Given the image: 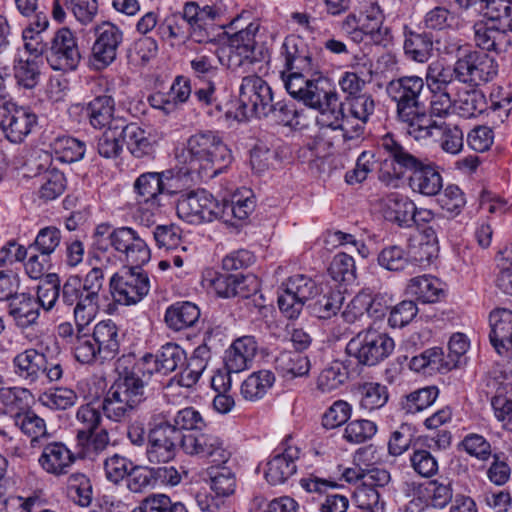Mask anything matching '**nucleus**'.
I'll return each mask as SVG.
<instances>
[{"label":"nucleus","instance_id":"13","mask_svg":"<svg viewBox=\"0 0 512 512\" xmlns=\"http://www.w3.org/2000/svg\"><path fill=\"white\" fill-rule=\"evenodd\" d=\"M455 65L457 80L471 86L491 81L498 72L496 61L487 53L476 50L464 51Z\"/></svg>","mask_w":512,"mask_h":512},{"label":"nucleus","instance_id":"64","mask_svg":"<svg viewBox=\"0 0 512 512\" xmlns=\"http://www.w3.org/2000/svg\"><path fill=\"white\" fill-rule=\"evenodd\" d=\"M170 425L183 433V430H201L205 426V421L197 410L186 407L176 413L173 420L170 421Z\"/></svg>","mask_w":512,"mask_h":512},{"label":"nucleus","instance_id":"18","mask_svg":"<svg viewBox=\"0 0 512 512\" xmlns=\"http://www.w3.org/2000/svg\"><path fill=\"white\" fill-rule=\"evenodd\" d=\"M184 453L207 459L216 466L225 464L231 456L224 441L212 433L185 434Z\"/></svg>","mask_w":512,"mask_h":512},{"label":"nucleus","instance_id":"6","mask_svg":"<svg viewBox=\"0 0 512 512\" xmlns=\"http://www.w3.org/2000/svg\"><path fill=\"white\" fill-rule=\"evenodd\" d=\"M394 349V341L376 330L359 332L346 345V354L357 364L374 366L386 359Z\"/></svg>","mask_w":512,"mask_h":512},{"label":"nucleus","instance_id":"63","mask_svg":"<svg viewBox=\"0 0 512 512\" xmlns=\"http://www.w3.org/2000/svg\"><path fill=\"white\" fill-rule=\"evenodd\" d=\"M99 300L84 295L80 301L74 304L73 316L78 329L86 327L94 320L98 310Z\"/></svg>","mask_w":512,"mask_h":512},{"label":"nucleus","instance_id":"17","mask_svg":"<svg viewBox=\"0 0 512 512\" xmlns=\"http://www.w3.org/2000/svg\"><path fill=\"white\" fill-rule=\"evenodd\" d=\"M281 54L285 59L287 71L305 72L308 75H320L321 67L315 58L314 49L300 36H287L282 45Z\"/></svg>","mask_w":512,"mask_h":512},{"label":"nucleus","instance_id":"43","mask_svg":"<svg viewBox=\"0 0 512 512\" xmlns=\"http://www.w3.org/2000/svg\"><path fill=\"white\" fill-rule=\"evenodd\" d=\"M343 296L339 291H328L319 294L308 304L312 315L319 319H329L340 310Z\"/></svg>","mask_w":512,"mask_h":512},{"label":"nucleus","instance_id":"42","mask_svg":"<svg viewBox=\"0 0 512 512\" xmlns=\"http://www.w3.org/2000/svg\"><path fill=\"white\" fill-rule=\"evenodd\" d=\"M52 160H82L87 152L84 141L71 136L58 137L51 144Z\"/></svg>","mask_w":512,"mask_h":512},{"label":"nucleus","instance_id":"38","mask_svg":"<svg viewBox=\"0 0 512 512\" xmlns=\"http://www.w3.org/2000/svg\"><path fill=\"white\" fill-rule=\"evenodd\" d=\"M349 378V371L343 361L329 363L317 378V388L323 393H330L340 388Z\"/></svg>","mask_w":512,"mask_h":512},{"label":"nucleus","instance_id":"56","mask_svg":"<svg viewBox=\"0 0 512 512\" xmlns=\"http://www.w3.org/2000/svg\"><path fill=\"white\" fill-rule=\"evenodd\" d=\"M329 273L337 282L353 283L356 279V266L352 256L346 253H338L334 256Z\"/></svg>","mask_w":512,"mask_h":512},{"label":"nucleus","instance_id":"12","mask_svg":"<svg viewBox=\"0 0 512 512\" xmlns=\"http://www.w3.org/2000/svg\"><path fill=\"white\" fill-rule=\"evenodd\" d=\"M15 374L28 384L37 382L45 376L50 382L62 377L63 369L59 362L48 361L43 353L35 349H26L13 359Z\"/></svg>","mask_w":512,"mask_h":512},{"label":"nucleus","instance_id":"1","mask_svg":"<svg viewBox=\"0 0 512 512\" xmlns=\"http://www.w3.org/2000/svg\"><path fill=\"white\" fill-rule=\"evenodd\" d=\"M185 6H192L198 15L197 20L204 24L215 45L219 42L221 35H228V68L232 71L248 72L252 67L269 59V51L266 46L256 40L259 31L258 22H244V16L239 15L229 23V28L234 30L228 34L222 31L225 27L220 23L221 9L215 5L200 7L196 3H186Z\"/></svg>","mask_w":512,"mask_h":512},{"label":"nucleus","instance_id":"62","mask_svg":"<svg viewBox=\"0 0 512 512\" xmlns=\"http://www.w3.org/2000/svg\"><path fill=\"white\" fill-rule=\"evenodd\" d=\"M463 450L480 461H487L493 455L490 442L482 435L470 433L460 443Z\"/></svg>","mask_w":512,"mask_h":512},{"label":"nucleus","instance_id":"30","mask_svg":"<svg viewBox=\"0 0 512 512\" xmlns=\"http://www.w3.org/2000/svg\"><path fill=\"white\" fill-rule=\"evenodd\" d=\"M211 359V349L203 343L196 347L191 356L186 358V366L178 375V384L190 388L200 379Z\"/></svg>","mask_w":512,"mask_h":512},{"label":"nucleus","instance_id":"29","mask_svg":"<svg viewBox=\"0 0 512 512\" xmlns=\"http://www.w3.org/2000/svg\"><path fill=\"white\" fill-rule=\"evenodd\" d=\"M37 123V116L27 107L16 105L2 130L12 143H20Z\"/></svg>","mask_w":512,"mask_h":512},{"label":"nucleus","instance_id":"47","mask_svg":"<svg viewBox=\"0 0 512 512\" xmlns=\"http://www.w3.org/2000/svg\"><path fill=\"white\" fill-rule=\"evenodd\" d=\"M439 390L436 386L420 388L408 394L401 402V407L407 414H415L429 406L437 399Z\"/></svg>","mask_w":512,"mask_h":512},{"label":"nucleus","instance_id":"27","mask_svg":"<svg viewBox=\"0 0 512 512\" xmlns=\"http://www.w3.org/2000/svg\"><path fill=\"white\" fill-rule=\"evenodd\" d=\"M496 26L493 22L478 21L474 24V40L478 47L487 51L501 52L509 44L505 29V20Z\"/></svg>","mask_w":512,"mask_h":512},{"label":"nucleus","instance_id":"34","mask_svg":"<svg viewBox=\"0 0 512 512\" xmlns=\"http://www.w3.org/2000/svg\"><path fill=\"white\" fill-rule=\"evenodd\" d=\"M254 208V195L251 190L244 188L242 191L234 194L230 201H221V210H223V217H221V220L224 222H229L232 218L244 220L249 216Z\"/></svg>","mask_w":512,"mask_h":512},{"label":"nucleus","instance_id":"36","mask_svg":"<svg viewBox=\"0 0 512 512\" xmlns=\"http://www.w3.org/2000/svg\"><path fill=\"white\" fill-rule=\"evenodd\" d=\"M487 108L484 93L477 89L460 91L454 100V111L464 118H472L482 114Z\"/></svg>","mask_w":512,"mask_h":512},{"label":"nucleus","instance_id":"50","mask_svg":"<svg viewBox=\"0 0 512 512\" xmlns=\"http://www.w3.org/2000/svg\"><path fill=\"white\" fill-rule=\"evenodd\" d=\"M40 66L36 58L19 59L14 64V77L18 85L33 89L40 80Z\"/></svg>","mask_w":512,"mask_h":512},{"label":"nucleus","instance_id":"51","mask_svg":"<svg viewBox=\"0 0 512 512\" xmlns=\"http://www.w3.org/2000/svg\"><path fill=\"white\" fill-rule=\"evenodd\" d=\"M484 7L482 10L486 20L484 22H493L494 25H502L505 20V29L512 31V7L506 0H482Z\"/></svg>","mask_w":512,"mask_h":512},{"label":"nucleus","instance_id":"53","mask_svg":"<svg viewBox=\"0 0 512 512\" xmlns=\"http://www.w3.org/2000/svg\"><path fill=\"white\" fill-rule=\"evenodd\" d=\"M383 490L359 484L353 492V497L361 509L373 512H383L385 502L383 500Z\"/></svg>","mask_w":512,"mask_h":512},{"label":"nucleus","instance_id":"7","mask_svg":"<svg viewBox=\"0 0 512 512\" xmlns=\"http://www.w3.org/2000/svg\"><path fill=\"white\" fill-rule=\"evenodd\" d=\"M110 279L111 294L115 302L134 305L144 299L150 291V279L142 270L144 264H129Z\"/></svg>","mask_w":512,"mask_h":512},{"label":"nucleus","instance_id":"24","mask_svg":"<svg viewBox=\"0 0 512 512\" xmlns=\"http://www.w3.org/2000/svg\"><path fill=\"white\" fill-rule=\"evenodd\" d=\"M75 455L62 442H51L44 446L38 459L40 467L49 474H66L75 462Z\"/></svg>","mask_w":512,"mask_h":512},{"label":"nucleus","instance_id":"49","mask_svg":"<svg viewBox=\"0 0 512 512\" xmlns=\"http://www.w3.org/2000/svg\"><path fill=\"white\" fill-rule=\"evenodd\" d=\"M67 490L70 498L82 507H88L92 501V485L83 473H73L68 477Z\"/></svg>","mask_w":512,"mask_h":512},{"label":"nucleus","instance_id":"14","mask_svg":"<svg viewBox=\"0 0 512 512\" xmlns=\"http://www.w3.org/2000/svg\"><path fill=\"white\" fill-rule=\"evenodd\" d=\"M46 60L55 71H74L78 67L81 53L77 38L69 28L56 31L50 46L46 48Z\"/></svg>","mask_w":512,"mask_h":512},{"label":"nucleus","instance_id":"59","mask_svg":"<svg viewBox=\"0 0 512 512\" xmlns=\"http://www.w3.org/2000/svg\"><path fill=\"white\" fill-rule=\"evenodd\" d=\"M410 464L414 472L424 478L433 477L439 469L437 458L426 449H415L410 455Z\"/></svg>","mask_w":512,"mask_h":512},{"label":"nucleus","instance_id":"19","mask_svg":"<svg viewBox=\"0 0 512 512\" xmlns=\"http://www.w3.org/2000/svg\"><path fill=\"white\" fill-rule=\"evenodd\" d=\"M273 91L268 83L256 74L242 78L239 87V102L243 109H248L251 116L257 118L273 102Z\"/></svg>","mask_w":512,"mask_h":512},{"label":"nucleus","instance_id":"9","mask_svg":"<svg viewBox=\"0 0 512 512\" xmlns=\"http://www.w3.org/2000/svg\"><path fill=\"white\" fill-rule=\"evenodd\" d=\"M176 209L181 219L192 224L212 222L223 217L221 202L205 189L182 194L178 199Z\"/></svg>","mask_w":512,"mask_h":512},{"label":"nucleus","instance_id":"60","mask_svg":"<svg viewBox=\"0 0 512 512\" xmlns=\"http://www.w3.org/2000/svg\"><path fill=\"white\" fill-rule=\"evenodd\" d=\"M267 108V110L264 109V113H262L259 118H271L279 124L290 125L297 116V111L293 102L275 100L274 96L273 102H270Z\"/></svg>","mask_w":512,"mask_h":512},{"label":"nucleus","instance_id":"35","mask_svg":"<svg viewBox=\"0 0 512 512\" xmlns=\"http://www.w3.org/2000/svg\"><path fill=\"white\" fill-rule=\"evenodd\" d=\"M406 292L422 303H435L439 300L443 290L437 278L422 275L409 280Z\"/></svg>","mask_w":512,"mask_h":512},{"label":"nucleus","instance_id":"2","mask_svg":"<svg viewBox=\"0 0 512 512\" xmlns=\"http://www.w3.org/2000/svg\"><path fill=\"white\" fill-rule=\"evenodd\" d=\"M284 80L287 92L306 106L318 110L324 125L333 130H343L344 112L338 93L330 86L329 80L320 75L288 71Z\"/></svg>","mask_w":512,"mask_h":512},{"label":"nucleus","instance_id":"5","mask_svg":"<svg viewBox=\"0 0 512 512\" xmlns=\"http://www.w3.org/2000/svg\"><path fill=\"white\" fill-rule=\"evenodd\" d=\"M110 247L124 255L128 264H146L151 258L145 239L131 227H118L113 229L108 237L93 238L90 254L97 261H109L106 253Z\"/></svg>","mask_w":512,"mask_h":512},{"label":"nucleus","instance_id":"55","mask_svg":"<svg viewBox=\"0 0 512 512\" xmlns=\"http://www.w3.org/2000/svg\"><path fill=\"white\" fill-rule=\"evenodd\" d=\"M134 187L140 197L138 201H159V195L163 190L161 174L156 172L142 174L136 180Z\"/></svg>","mask_w":512,"mask_h":512},{"label":"nucleus","instance_id":"48","mask_svg":"<svg viewBox=\"0 0 512 512\" xmlns=\"http://www.w3.org/2000/svg\"><path fill=\"white\" fill-rule=\"evenodd\" d=\"M86 329H78L76 339L71 345L74 356L77 361L84 364L100 360V354L97 351V343L92 334L86 333Z\"/></svg>","mask_w":512,"mask_h":512},{"label":"nucleus","instance_id":"41","mask_svg":"<svg viewBox=\"0 0 512 512\" xmlns=\"http://www.w3.org/2000/svg\"><path fill=\"white\" fill-rule=\"evenodd\" d=\"M276 369L283 376L301 377L308 374L310 361L299 351H283L275 359Z\"/></svg>","mask_w":512,"mask_h":512},{"label":"nucleus","instance_id":"20","mask_svg":"<svg viewBox=\"0 0 512 512\" xmlns=\"http://www.w3.org/2000/svg\"><path fill=\"white\" fill-rule=\"evenodd\" d=\"M409 185L424 196L437 195L443 187L442 176L435 166L425 162H409Z\"/></svg>","mask_w":512,"mask_h":512},{"label":"nucleus","instance_id":"23","mask_svg":"<svg viewBox=\"0 0 512 512\" xmlns=\"http://www.w3.org/2000/svg\"><path fill=\"white\" fill-rule=\"evenodd\" d=\"M490 342L498 354L512 353V311L494 309L489 316Z\"/></svg>","mask_w":512,"mask_h":512},{"label":"nucleus","instance_id":"21","mask_svg":"<svg viewBox=\"0 0 512 512\" xmlns=\"http://www.w3.org/2000/svg\"><path fill=\"white\" fill-rule=\"evenodd\" d=\"M115 101L110 95H99L85 104L82 112L94 129L118 130L119 121L113 119Z\"/></svg>","mask_w":512,"mask_h":512},{"label":"nucleus","instance_id":"39","mask_svg":"<svg viewBox=\"0 0 512 512\" xmlns=\"http://www.w3.org/2000/svg\"><path fill=\"white\" fill-rule=\"evenodd\" d=\"M405 37L404 51L408 58L424 63L431 57L433 40L430 34L410 31L406 33Z\"/></svg>","mask_w":512,"mask_h":512},{"label":"nucleus","instance_id":"32","mask_svg":"<svg viewBox=\"0 0 512 512\" xmlns=\"http://www.w3.org/2000/svg\"><path fill=\"white\" fill-rule=\"evenodd\" d=\"M200 318L199 308L192 302H177L167 308L165 322L174 331L193 327Z\"/></svg>","mask_w":512,"mask_h":512},{"label":"nucleus","instance_id":"54","mask_svg":"<svg viewBox=\"0 0 512 512\" xmlns=\"http://www.w3.org/2000/svg\"><path fill=\"white\" fill-rule=\"evenodd\" d=\"M76 419L82 425V428L77 432V438L79 440H88L99 427L102 416L97 408L91 404H85L78 408Z\"/></svg>","mask_w":512,"mask_h":512},{"label":"nucleus","instance_id":"26","mask_svg":"<svg viewBox=\"0 0 512 512\" xmlns=\"http://www.w3.org/2000/svg\"><path fill=\"white\" fill-rule=\"evenodd\" d=\"M97 343L100 360H111L119 353L121 336L118 326L112 320H103L97 323L92 332Z\"/></svg>","mask_w":512,"mask_h":512},{"label":"nucleus","instance_id":"31","mask_svg":"<svg viewBox=\"0 0 512 512\" xmlns=\"http://www.w3.org/2000/svg\"><path fill=\"white\" fill-rule=\"evenodd\" d=\"M9 314L18 327H30L36 324L39 318V303L32 295L20 293L9 302Z\"/></svg>","mask_w":512,"mask_h":512},{"label":"nucleus","instance_id":"11","mask_svg":"<svg viewBox=\"0 0 512 512\" xmlns=\"http://www.w3.org/2000/svg\"><path fill=\"white\" fill-rule=\"evenodd\" d=\"M283 292L278 296V306L289 319L297 318L305 303L313 300L319 292L316 282L305 275L291 276L282 284Z\"/></svg>","mask_w":512,"mask_h":512},{"label":"nucleus","instance_id":"3","mask_svg":"<svg viewBox=\"0 0 512 512\" xmlns=\"http://www.w3.org/2000/svg\"><path fill=\"white\" fill-rule=\"evenodd\" d=\"M424 79L417 75H406L392 79L386 86V92L396 103V112L400 121L408 125V133L415 139L426 138L431 133L429 117L420 100L424 90Z\"/></svg>","mask_w":512,"mask_h":512},{"label":"nucleus","instance_id":"40","mask_svg":"<svg viewBox=\"0 0 512 512\" xmlns=\"http://www.w3.org/2000/svg\"><path fill=\"white\" fill-rule=\"evenodd\" d=\"M275 381L274 374L269 370L254 372L241 385V395L249 401L261 399Z\"/></svg>","mask_w":512,"mask_h":512},{"label":"nucleus","instance_id":"15","mask_svg":"<svg viewBox=\"0 0 512 512\" xmlns=\"http://www.w3.org/2000/svg\"><path fill=\"white\" fill-rule=\"evenodd\" d=\"M123 41V32L111 22H102L95 27V42L92 46L90 64L95 70H103L114 62Z\"/></svg>","mask_w":512,"mask_h":512},{"label":"nucleus","instance_id":"33","mask_svg":"<svg viewBox=\"0 0 512 512\" xmlns=\"http://www.w3.org/2000/svg\"><path fill=\"white\" fill-rule=\"evenodd\" d=\"M14 424L30 439L31 447H36L42 440L48 439L50 436L45 420L33 410L16 413Z\"/></svg>","mask_w":512,"mask_h":512},{"label":"nucleus","instance_id":"25","mask_svg":"<svg viewBox=\"0 0 512 512\" xmlns=\"http://www.w3.org/2000/svg\"><path fill=\"white\" fill-rule=\"evenodd\" d=\"M299 458V449L289 446L282 453L275 455L267 463L266 480L272 484H282L296 473V460Z\"/></svg>","mask_w":512,"mask_h":512},{"label":"nucleus","instance_id":"58","mask_svg":"<svg viewBox=\"0 0 512 512\" xmlns=\"http://www.w3.org/2000/svg\"><path fill=\"white\" fill-rule=\"evenodd\" d=\"M378 264L390 271H401L409 263L405 249L400 245H388L378 254Z\"/></svg>","mask_w":512,"mask_h":512},{"label":"nucleus","instance_id":"4","mask_svg":"<svg viewBox=\"0 0 512 512\" xmlns=\"http://www.w3.org/2000/svg\"><path fill=\"white\" fill-rule=\"evenodd\" d=\"M130 359H120L117 364L119 377L110 387L102 401L104 415L114 421L126 420L132 411L145 400V384L126 365Z\"/></svg>","mask_w":512,"mask_h":512},{"label":"nucleus","instance_id":"57","mask_svg":"<svg viewBox=\"0 0 512 512\" xmlns=\"http://www.w3.org/2000/svg\"><path fill=\"white\" fill-rule=\"evenodd\" d=\"M376 432L377 425L375 422L358 419L346 425L343 437L347 442L360 444L372 439Z\"/></svg>","mask_w":512,"mask_h":512},{"label":"nucleus","instance_id":"8","mask_svg":"<svg viewBox=\"0 0 512 512\" xmlns=\"http://www.w3.org/2000/svg\"><path fill=\"white\" fill-rule=\"evenodd\" d=\"M185 434L170 425L169 420L154 423L148 431L146 457L152 464L168 463L178 451H184Z\"/></svg>","mask_w":512,"mask_h":512},{"label":"nucleus","instance_id":"52","mask_svg":"<svg viewBox=\"0 0 512 512\" xmlns=\"http://www.w3.org/2000/svg\"><path fill=\"white\" fill-rule=\"evenodd\" d=\"M430 125L431 133L427 135L434 136L435 132L441 134L440 147L447 153L455 155L459 153L463 147V133L458 127L447 128L436 125L434 122L426 123Z\"/></svg>","mask_w":512,"mask_h":512},{"label":"nucleus","instance_id":"45","mask_svg":"<svg viewBox=\"0 0 512 512\" xmlns=\"http://www.w3.org/2000/svg\"><path fill=\"white\" fill-rule=\"evenodd\" d=\"M41 178V186L39 188V197L45 202L56 199L65 190L64 174L57 168H51V164L47 165Z\"/></svg>","mask_w":512,"mask_h":512},{"label":"nucleus","instance_id":"37","mask_svg":"<svg viewBox=\"0 0 512 512\" xmlns=\"http://www.w3.org/2000/svg\"><path fill=\"white\" fill-rule=\"evenodd\" d=\"M121 132L119 137L126 143L127 148L135 158H142L148 155L152 149L149 140L145 136V131L136 123L125 124L119 121Z\"/></svg>","mask_w":512,"mask_h":512},{"label":"nucleus","instance_id":"16","mask_svg":"<svg viewBox=\"0 0 512 512\" xmlns=\"http://www.w3.org/2000/svg\"><path fill=\"white\" fill-rule=\"evenodd\" d=\"M175 157L184 160H226L231 157V151L217 136L207 132L191 136L185 146L176 149Z\"/></svg>","mask_w":512,"mask_h":512},{"label":"nucleus","instance_id":"10","mask_svg":"<svg viewBox=\"0 0 512 512\" xmlns=\"http://www.w3.org/2000/svg\"><path fill=\"white\" fill-rule=\"evenodd\" d=\"M185 361V351L175 343H167L156 355L146 354L129 367L133 370L134 375L147 385L155 372L167 375L184 365Z\"/></svg>","mask_w":512,"mask_h":512},{"label":"nucleus","instance_id":"61","mask_svg":"<svg viewBox=\"0 0 512 512\" xmlns=\"http://www.w3.org/2000/svg\"><path fill=\"white\" fill-rule=\"evenodd\" d=\"M133 462L119 454H114L105 459L103 468L105 477L113 484H119L130 472Z\"/></svg>","mask_w":512,"mask_h":512},{"label":"nucleus","instance_id":"28","mask_svg":"<svg viewBox=\"0 0 512 512\" xmlns=\"http://www.w3.org/2000/svg\"><path fill=\"white\" fill-rule=\"evenodd\" d=\"M382 211L386 220L400 227L412 226L414 202L399 193H390L382 199Z\"/></svg>","mask_w":512,"mask_h":512},{"label":"nucleus","instance_id":"22","mask_svg":"<svg viewBox=\"0 0 512 512\" xmlns=\"http://www.w3.org/2000/svg\"><path fill=\"white\" fill-rule=\"evenodd\" d=\"M257 342L252 336H243L233 341L224 356L225 368L229 373L249 369L256 356Z\"/></svg>","mask_w":512,"mask_h":512},{"label":"nucleus","instance_id":"46","mask_svg":"<svg viewBox=\"0 0 512 512\" xmlns=\"http://www.w3.org/2000/svg\"><path fill=\"white\" fill-rule=\"evenodd\" d=\"M457 80L456 65L444 66L440 62L431 63L426 71V84L430 91H446L449 84Z\"/></svg>","mask_w":512,"mask_h":512},{"label":"nucleus","instance_id":"44","mask_svg":"<svg viewBox=\"0 0 512 512\" xmlns=\"http://www.w3.org/2000/svg\"><path fill=\"white\" fill-rule=\"evenodd\" d=\"M360 396V407L372 411L383 407L388 401V390L385 385L365 382L357 388Z\"/></svg>","mask_w":512,"mask_h":512}]
</instances>
